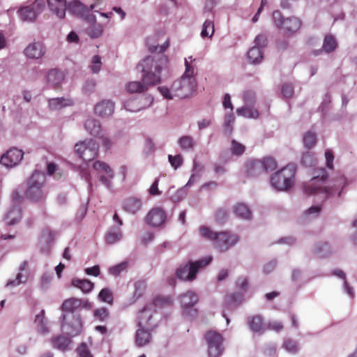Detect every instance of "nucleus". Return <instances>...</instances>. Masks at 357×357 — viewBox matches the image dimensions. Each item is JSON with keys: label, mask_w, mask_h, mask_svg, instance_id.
Masks as SVG:
<instances>
[{"label": "nucleus", "mask_w": 357, "mask_h": 357, "mask_svg": "<svg viewBox=\"0 0 357 357\" xmlns=\"http://www.w3.org/2000/svg\"><path fill=\"white\" fill-rule=\"evenodd\" d=\"M168 59L164 55L149 56L137 66L141 70L142 81L130 82L126 84V91L130 93H142L148 90L149 86L158 84L161 82V73L167 68Z\"/></svg>", "instance_id": "f257e3e1"}, {"label": "nucleus", "mask_w": 357, "mask_h": 357, "mask_svg": "<svg viewBox=\"0 0 357 357\" xmlns=\"http://www.w3.org/2000/svg\"><path fill=\"white\" fill-rule=\"evenodd\" d=\"M328 178V174L324 169L318 170V174L312 177V178L304 185V191L308 195L315 194H324L325 197H331L338 191L337 195L340 197L342 188L346 185V178L341 175L335 181L333 188L324 187L323 184Z\"/></svg>", "instance_id": "f03ea898"}, {"label": "nucleus", "mask_w": 357, "mask_h": 357, "mask_svg": "<svg viewBox=\"0 0 357 357\" xmlns=\"http://www.w3.org/2000/svg\"><path fill=\"white\" fill-rule=\"evenodd\" d=\"M199 230L201 236L212 242L213 248L220 252H227L236 245L240 240L238 234L229 230L215 231L210 227L205 225L201 226Z\"/></svg>", "instance_id": "7ed1b4c3"}, {"label": "nucleus", "mask_w": 357, "mask_h": 357, "mask_svg": "<svg viewBox=\"0 0 357 357\" xmlns=\"http://www.w3.org/2000/svg\"><path fill=\"white\" fill-rule=\"evenodd\" d=\"M296 172V165L288 164L272 175L271 178L272 185L278 190H287L294 184Z\"/></svg>", "instance_id": "20e7f679"}, {"label": "nucleus", "mask_w": 357, "mask_h": 357, "mask_svg": "<svg viewBox=\"0 0 357 357\" xmlns=\"http://www.w3.org/2000/svg\"><path fill=\"white\" fill-rule=\"evenodd\" d=\"M46 182L44 174L35 171L26 182L25 195L27 199L33 202H38L42 199L45 195V185Z\"/></svg>", "instance_id": "39448f33"}, {"label": "nucleus", "mask_w": 357, "mask_h": 357, "mask_svg": "<svg viewBox=\"0 0 357 357\" xmlns=\"http://www.w3.org/2000/svg\"><path fill=\"white\" fill-rule=\"evenodd\" d=\"M212 259V257L208 256L195 261H190L177 268L176 277L181 280L192 282L196 278L199 270L208 265Z\"/></svg>", "instance_id": "423d86ee"}, {"label": "nucleus", "mask_w": 357, "mask_h": 357, "mask_svg": "<svg viewBox=\"0 0 357 357\" xmlns=\"http://www.w3.org/2000/svg\"><path fill=\"white\" fill-rule=\"evenodd\" d=\"M99 145L93 139H88L77 142L75 146V151L85 162L95 159L98 155Z\"/></svg>", "instance_id": "0eeeda50"}, {"label": "nucleus", "mask_w": 357, "mask_h": 357, "mask_svg": "<svg viewBox=\"0 0 357 357\" xmlns=\"http://www.w3.org/2000/svg\"><path fill=\"white\" fill-rule=\"evenodd\" d=\"M196 87V80L182 76L180 79L174 82L172 89L174 96L185 98L192 94L195 91Z\"/></svg>", "instance_id": "6e6552de"}, {"label": "nucleus", "mask_w": 357, "mask_h": 357, "mask_svg": "<svg viewBox=\"0 0 357 357\" xmlns=\"http://www.w3.org/2000/svg\"><path fill=\"white\" fill-rule=\"evenodd\" d=\"M273 18L278 28L289 33L297 31L301 26V22L298 18L291 17L284 19L278 10H275L273 13Z\"/></svg>", "instance_id": "1a4fd4ad"}, {"label": "nucleus", "mask_w": 357, "mask_h": 357, "mask_svg": "<svg viewBox=\"0 0 357 357\" xmlns=\"http://www.w3.org/2000/svg\"><path fill=\"white\" fill-rule=\"evenodd\" d=\"M210 357H218L223 351L222 335L214 331H209L205 335Z\"/></svg>", "instance_id": "9d476101"}, {"label": "nucleus", "mask_w": 357, "mask_h": 357, "mask_svg": "<svg viewBox=\"0 0 357 357\" xmlns=\"http://www.w3.org/2000/svg\"><path fill=\"white\" fill-rule=\"evenodd\" d=\"M158 299H155L154 303L146 304L142 310L139 312L137 325L139 327L147 328L149 330L155 327L153 321V314L155 312L156 303Z\"/></svg>", "instance_id": "9b49d317"}, {"label": "nucleus", "mask_w": 357, "mask_h": 357, "mask_svg": "<svg viewBox=\"0 0 357 357\" xmlns=\"http://www.w3.org/2000/svg\"><path fill=\"white\" fill-rule=\"evenodd\" d=\"M24 152L17 148H11L2 155L0 162L9 167L18 165L22 160Z\"/></svg>", "instance_id": "f8f14e48"}, {"label": "nucleus", "mask_w": 357, "mask_h": 357, "mask_svg": "<svg viewBox=\"0 0 357 357\" xmlns=\"http://www.w3.org/2000/svg\"><path fill=\"white\" fill-rule=\"evenodd\" d=\"M166 218V213L162 208L154 207L146 215L145 222L151 227H158L165 223Z\"/></svg>", "instance_id": "ddd939ff"}, {"label": "nucleus", "mask_w": 357, "mask_h": 357, "mask_svg": "<svg viewBox=\"0 0 357 357\" xmlns=\"http://www.w3.org/2000/svg\"><path fill=\"white\" fill-rule=\"evenodd\" d=\"M93 167L98 173H104L105 174L100 176V181L107 187L109 188L111 185V180L114 177V172L110 167L105 162L97 160L93 165Z\"/></svg>", "instance_id": "4468645a"}, {"label": "nucleus", "mask_w": 357, "mask_h": 357, "mask_svg": "<svg viewBox=\"0 0 357 357\" xmlns=\"http://www.w3.org/2000/svg\"><path fill=\"white\" fill-rule=\"evenodd\" d=\"M43 7V6L35 1L33 4L23 7L19 10L20 17L24 22H33L42 11Z\"/></svg>", "instance_id": "2eb2a0df"}, {"label": "nucleus", "mask_w": 357, "mask_h": 357, "mask_svg": "<svg viewBox=\"0 0 357 357\" xmlns=\"http://www.w3.org/2000/svg\"><path fill=\"white\" fill-rule=\"evenodd\" d=\"M91 304L88 300H82L77 298H70L63 301L61 310L65 312H74L76 310L87 307Z\"/></svg>", "instance_id": "dca6fc26"}, {"label": "nucleus", "mask_w": 357, "mask_h": 357, "mask_svg": "<svg viewBox=\"0 0 357 357\" xmlns=\"http://www.w3.org/2000/svg\"><path fill=\"white\" fill-rule=\"evenodd\" d=\"M63 321L66 319V316H63ZM82 321L79 317H73L72 323H63L62 324L63 331L70 336H76L79 335L82 331Z\"/></svg>", "instance_id": "f3484780"}, {"label": "nucleus", "mask_w": 357, "mask_h": 357, "mask_svg": "<svg viewBox=\"0 0 357 357\" xmlns=\"http://www.w3.org/2000/svg\"><path fill=\"white\" fill-rule=\"evenodd\" d=\"M45 52V47L40 42L30 43L24 50V53L28 58L40 59Z\"/></svg>", "instance_id": "a211bd4d"}, {"label": "nucleus", "mask_w": 357, "mask_h": 357, "mask_svg": "<svg viewBox=\"0 0 357 357\" xmlns=\"http://www.w3.org/2000/svg\"><path fill=\"white\" fill-rule=\"evenodd\" d=\"M114 110V103L109 100H104L98 102L94 108L95 113L102 117L111 116Z\"/></svg>", "instance_id": "6ab92c4d"}, {"label": "nucleus", "mask_w": 357, "mask_h": 357, "mask_svg": "<svg viewBox=\"0 0 357 357\" xmlns=\"http://www.w3.org/2000/svg\"><path fill=\"white\" fill-rule=\"evenodd\" d=\"M63 73L56 69L50 70L47 75L48 84L55 90L60 88L61 84L63 82Z\"/></svg>", "instance_id": "aec40b11"}, {"label": "nucleus", "mask_w": 357, "mask_h": 357, "mask_svg": "<svg viewBox=\"0 0 357 357\" xmlns=\"http://www.w3.org/2000/svg\"><path fill=\"white\" fill-rule=\"evenodd\" d=\"M142 206V200L139 198L130 197L126 199L123 202V209L127 213L135 214L141 210Z\"/></svg>", "instance_id": "412c9836"}, {"label": "nucleus", "mask_w": 357, "mask_h": 357, "mask_svg": "<svg viewBox=\"0 0 357 357\" xmlns=\"http://www.w3.org/2000/svg\"><path fill=\"white\" fill-rule=\"evenodd\" d=\"M50 9L59 18L63 19L67 8L66 0H47Z\"/></svg>", "instance_id": "4be33fe9"}, {"label": "nucleus", "mask_w": 357, "mask_h": 357, "mask_svg": "<svg viewBox=\"0 0 357 357\" xmlns=\"http://www.w3.org/2000/svg\"><path fill=\"white\" fill-rule=\"evenodd\" d=\"M144 327H139L135 333V340L137 347H142L149 344L151 339V335L148 329Z\"/></svg>", "instance_id": "5701e85b"}, {"label": "nucleus", "mask_w": 357, "mask_h": 357, "mask_svg": "<svg viewBox=\"0 0 357 357\" xmlns=\"http://www.w3.org/2000/svg\"><path fill=\"white\" fill-rule=\"evenodd\" d=\"M246 173L250 176H255L264 172L260 160H251L245 165Z\"/></svg>", "instance_id": "b1692460"}, {"label": "nucleus", "mask_w": 357, "mask_h": 357, "mask_svg": "<svg viewBox=\"0 0 357 357\" xmlns=\"http://www.w3.org/2000/svg\"><path fill=\"white\" fill-rule=\"evenodd\" d=\"M182 307L188 309L194 306L198 302V296L194 291H188L180 297Z\"/></svg>", "instance_id": "393cba45"}, {"label": "nucleus", "mask_w": 357, "mask_h": 357, "mask_svg": "<svg viewBox=\"0 0 357 357\" xmlns=\"http://www.w3.org/2000/svg\"><path fill=\"white\" fill-rule=\"evenodd\" d=\"M51 342L54 348L61 351H66L71 343L69 337L63 335H57L51 339Z\"/></svg>", "instance_id": "a878e982"}, {"label": "nucleus", "mask_w": 357, "mask_h": 357, "mask_svg": "<svg viewBox=\"0 0 357 357\" xmlns=\"http://www.w3.org/2000/svg\"><path fill=\"white\" fill-rule=\"evenodd\" d=\"M84 127L90 135L96 137L102 132L100 123L94 119H88L85 121Z\"/></svg>", "instance_id": "bb28decb"}, {"label": "nucleus", "mask_w": 357, "mask_h": 357, "mask_svg": "<svg viewBox=\"0 0 357 357\" xmlns=\"http://www.w3.org/2000/svg\"><path fill=\"white\" fill-rule=\"evenodd\" d=\"M72 284L84 294L89 293L94 287V284L87 279L75 278L72 280Z\"/></svg>", "instance_id": "cd10ccee"}, {"label": "nucleus", "mask_w": 357, "mask_h": 357, "mask_svg": "<svg viewBox=\"0 0 357 357\" xmlns=\"http://www.w3.org/2000/svg\"><path fill=\"white\" fill-rule=\"evenodd\" d=\"M248 326L251 331L256 333L264 331V320L261 316L255 315L248 319Z\"/></svg>", "instance_id": "c85d7f7f"}, {"label": "nucleus", "mask_w": 357, "mask_h": 357, "mask_svg": "<svg viewBox=\"0 0 357 357\" xmlns=\"http://www.w3.org/2000/svg\"><path fill=\"white\" fill-rule=\"evenodd\" d=\"M73 105L70 99H65L63 98H55L49 100V107L52 110H59L61 108Z\"/></svg>", "instance_id": "c756f323"}, {"label": "nucleus", "mask_w": 357, "mask_h": 357, "mask_svg": "<svg viewBox=\"0 0 357 357\" xmlns=\"http://www.w3.org/2000/svg\"><path fill=\"white\" fill-rule=\"evenodd\" d=\"M178 144L182 151H186L193 150L196 145V142L192 137L184 135L178 139Z\"/></svg>", "instance_id": "7c9ffc66"}, {"label": "nucleus", "mask_w": 357, "mask_h": 357, "mask_svg": "<svg viewBox=\"0 0 357 357\" xmlns=\"http://www.w3.org/2000/svg\"><path fill=\"white\" fill-rule=\"evenodd\" d=\"M22 218V210L18 207L12 208L6 214V220L8 225H13L17 223Z\"/></svg>", "instance_id": "2f4dec72"}, {"label": "nucleus", "mask_w": 357, "mask_h": 357, "mask_svg": "<svg viewBox=\"0 0 357 357\" xmlns=\"http://www.w3.org/2000/svg\"><path fill=\"white\" fill-rule=\"evenodd\" d=\"M234 213L243 219H249L251 217V211L244 203H238L234 207Z\"/></svg>", "instance_id": "473e14b6"}, {"label": "nucleus", "mask_w": 357, "mask_h": 357, "mask_svg": "<svg viewBox=\"0 0 357 357\" xmlns=\"http://www.w3.org/2000/svg\"><path fill=\"white\" fill-rule=\"evenodd\" d=\"M263 58L262 50L259 47H252L248 52V59L252 63H257Z\"/></svg>", "instance_id": "72a5a7b5"}, {"label": "nucleus", "mask_w": 357, "mask_h": 357, "mask_svg": "<svg viewBox=\"0 0 357 357\" xmlns=\"http://www.w3.org/2000/svg\"><path fill=\"white\" fill-rule=\"evenodd\" d=\"M236 113L239 116L245 118L257 119L259 116V112L253 107L244 106L236 109Z\"/></svg>", "instance_id": "f704fd0d"}, {"label": "nucleus", "mask_w": 357, "mask_h": 357, "mask_svg": "<svg viewBox=\"0 0 357 357\" xmlns=\"http://www.w3.org/2000/svg\"><path fill=\"white\" fill-rule=\"evenodd\" d=\"M337 46V43L335 37L331 34L325 36L323 43V50L327 53L333 52Z\"/></svg>", "instance_id": "c9c22d12"}, {"label": "nucleus", "mask_w": 357, "mask_h": 357, "mask_svg": "<svg viewBox=\"0 0 357 357\" xmlns=\"http://www.w3.org/2000/svg\"><path fill=\"white\" fill-rule=\"evenodd\" d=\"M93 315L96 319L102 322H105L109 319L110 313L107 308L101 307L95 309L93 312Z\"/></svg>", "instance_id": "e433bc0d"}, {"label": "nucleus", "mask_w": 357, "mask_h": 357, "mask_svg": "<svg viewBox=\"0 0 357 357\" xmlns=\"http://www.w3.org/2000/svg\"><path fill=\"white\" fill-rule=\"evenodd\" d=\"M35 323L38 326V331L42 334H45L49 332V329L46 326L45 320V311L42 310L36 316Z\"/></svg>", "instance_id": "4c0bfd02"}, {"label": "nucleus", "mask_w": 357, "mask_h": 357, "mask_svg": "<svg viewBox=\"0 0 357 357\" xmlns=\"http://www.w3.org/2000/svg\"><path fill=\"white\" fill-rule=\"evenodd\" d=\"M304 146L307 149H312L317 143V136L313 132H307L303 139Z\"/></svg>", "instance_id": "58836bf2"}, {"label": "nucleus", "mask_w": 357, "mask_h": 357, "mask_svg": "<svg viewBox=\"0 0 357 357\" xmlns=\"http://www.w3.org/2000/svg\"><path fill=\"white\" fill-rule=\"evenodd\" d=\"M261 165H263V171L268 172L273 171L277 168L278 164L276 160L271 156H267L261 160Z\"/></svg>", "instance_id": "ea45409f"}, {"label": "nucleus", "mask_w": 357, "mask_h": 357, "mask_svg": "<svg viewBox=\"0 0 357 357\" xmlns=\"http://www.w3.org/2000/svg\"><path fill=\"white\" fill-rule=\"evenodd\" d=\"M98 298L105 303L112 305L114 302L113 293L109 288H104L98 294Z\"/></svg>", "instance_id": "a19ab883"}, {"label": "nucleus", "mask_w": 357, "mask_h": 357, "mask_svg": "<svg viewBox=\"0 0 357 357\" xmlns=\"http://www.w3.org/2000/svg\"><path fill=\"white\" fill-rule=\"evenodd\" d=\"M282 347L289 353L296 354L299 350L298 344L296 340L291 339L285 340L282 344Z\"/></svg>", "instance_id": "79ce46f5"}, {"label": "nucleus", "mask_w": 357, "mask_h": 357, "mask_svg": "<svg viewBox=\"0 0 357 357\" xmlns=\"http://www.w3.org/2000/svg\"><path fill=\"white\" fill-rule=\"evenodd\" d=\"M317 162L314 153L311 151H307L303 154L301 164L305 167H313Z\"/></svg>", "instance_id": "37998d69"}, {"label": "nucleus", "mask_w": 357, "mask_h": 357, "mask_svg": "<svg viewBox=\"0 0 357 357\" xmlns=\"http://www.w3.org/2000/svg\"><path fill=\"white\" fill-rule=\"evenodd\" d=\"M231 152L233 155H241L245 151V146L235 139L231 141Z\"/></svg>", "instance_id": "c03bdc74"}, {"label": "nucleus", "mask_w": 357, "mask_h": 357, "mask_svg": "<svg viewBox=\"0 0 357 357\" xmlns=\"http://www.w3.org/2000/svg\"><path fill=\"white\" fill-rule=\"evenodd\" d=\"M214 33V25L213 22L206 20L203 24L201 36L203 38L211 37Z\"/></svg>", "instance_id": "a18cd8bd"}, {"label": "nucleus", "mask_w": 357, "mask_h": 357, "mask_svg": "<svg viewBox=\"0 0 357 357\" xmlns=\"http://www.w3.org/2000/svg\"><path fill=\"white\" fill-rule=\"evenodd\" d=\"M185 70L184 74L182 75L186 78H191L192 79L196 80V70L195 67L192 66L187 59H185Z\"/></svg>", "instance_id": "49530a36"}, {"label": "nucleus", "mask_w": 357, "mask_h": 357, "mask_svg": "<svg viewBox=\"0 0 357 357\" xmlns=\"http://www.w3.org/2000/svg\"><path fill=\"white\" fill-rule=\"evenodd\" d=\"M235 121V117L232 113H229L225 115V132L230 135L232 132L233 130V124Z\"/></svg>", "instance_id": "de8ad7c7"}, {"label": "nucleus", "mask_w": 357, "mask_h": 357, "mask_svg": "<svg viewBox=\"0 0 357 357\" xmlns=\"http://www.w3.org/2000/svg\"><path fill=\"white\" fill-rule=\"evenodd\" d=\"M128 264L127 261H123L119 264L111 266L109 268V273L114 276H118L121 273H122L128 268Z\"/></svg>", "instance_id": "09e8293b"}, {"label": "nucleus", "mask_w": 357, "mask_h": 357, "mask_svg": "<svg viewBox=\"0 0 357 357\" xmlns=\"http://www.w3.org/2000/svg\"><path fill=\"white\" fill-rule=\"evenodd\" d=\"M121 238V233L119 230L109 231L105 236V241L108 244H113L119 241Z\"/></svg>", "instance_id": "8fccbe9b"}, {"label": "nucleus", "mask_w": 357, "mask_h": 357, "mask_svg": "<svg viewBox=\"0 0 357 357\" xmlns=\"http://www.w3.org/2000/svg\"><path fill=\"white\" fill-rule=\"evenodd\" d=\"M124 107L126 110L132 112L139 111L142 109L137 99H132L126 101L124 104Z\"/></svg>", "instance_id": "3c124183"}, {"label": "nucleus", "mask_w": 357, "mask_h": 357, "mask_svg": "<svg viewBox=\"0 0 357 357\" xmlns=\"http://www.w3.org/2000/svg\"><path fill=\"white\" fill-rule=\"evenodd\" d=\"M79 357H93L85 342L81 343L76 349Z\"/></svg>", "instance_id": "603ef678"}, {"label": "nucleus", "mask_w": 357, "mask_h": 357, "mask_svg": "<svg viewBox=\"0 0 357 357\" xmlns=\"http://www.w3.org/2000/svg\"><path fill=\"white\" fill-rule=\"evenodd\" d=\"M66 9L73 13L79 14L83 10V5L77 1H73L69 3Z\"/></svg>", "instance_id": "864d4df0"}, {"label": "nucleus", "mask_w": 357, "mask_h": 357, "mask_svg": "<svg viewBox=\"0 0 357 357\" xmlns=\"http://www.w3.org/2000/svg\"><path fill=\"white\" fill-rule=\"evenodd\" d=\"M168 160L172 165L175 169L179 167L183 164V158L181 155H169Z\"/></svg>", "instance_id": "5fc2aeb1"}, {"label": "nucleus", "mask_w": 357, "mask_h": 357, "mask_svg": "<svg viewBox=\"0 0 357 357\" xmlns=\"http://www.w3.org/2000/svg\"><path fill=\"white\" fill-rule=\"evenodd\" d=\"M243 98L246 105H252L255 102V93L252 91H245L243 93Z\"/></svg>", "instance_id": "6e6d98bb"}, {"label": "nucleus", "mask_w": 357, "mask_h": 357, "mask_svg": "<svg viewBox=\"0 0 357 357\" xmlns=\"http://www.w3.org/2000/svg\"><path fill=\"white\" fill-rule=\"evenodd\" d=\"M102 66L101 58L98 55H96L92 59V64L91 69L94 73H97L100 71Z\"/></svg>", "instance_id": "4d7b16f0"}, {"label": "nucleus", "mask_w": 357, "mask_h": 357, "mask_svg": "<svg viewBox=\"0 0 357 357\" xmlns=\"http://www.w3.org/2000/svg\"><path fill=\"white\" fill-rule=\"evenodd\" d=\"M102 29L100 24H95L89 29V34L92 38H98L101 36Z\"/></svg>", "instance_id": "13d9d810"}, {"label": "nucleus", "mask_w": 357, "mask_h": 357, "mask_svg": "<svg viewBox=\"0 0 357 357\" xmlns=\"http://www.w3.org/2000/svg\"><path fill=\"white\" fill-rule=\"evenodd\" d=\"M97 137L101 139L102 144L106 149L112 147L113 143L111 139L103 131Z\"/></svg>", "instance_id": "bf43d9fd"}, {"label": "nucleus", "mask_w": 357, "mask_h": 357, "mask_svg": "<svg viewBox=\"0 0 357 357\" xmlns=\"http://www.w3.org/2000/svg\"><path fill=\"white\" fill-rule=\"evenodd\" d=\"M228 216L227 212L222 208L218 209L215 213V220L218 223L222 224L225 222Z\"/></svg>", "instance_id": "052dcab7"}, {"label": "nucleus", "mask_w": 357, "mask_h": 357, "mask_svg": "<svg viewBox=\"0 0 357 357\" xmlns=\"http://www.w3.org/2000/svg\"><path fill=\"white\" fill-rule=\"evenodd\" d=\"M325 158L326 167L330 169H333L334 155L333 152L329 149L326 150Z\"/></svg>", "instance_id": "680f3d73"}, {"label": "nucleus", "mask_w": 357, "mask_h": 357, "mask_svg": "<svg viewBox=\"0 0 357 357\" xmlns=\"http://www.w3.org/2000/svg\"><path fill=\"white\" fill-rule=\"evenodd\" d=\"M282 93L285 98H291L294 95V87L291 84H284L282 86Z\"/></svg>", "instance_id": "e2e57ef3"}, {"label": "nucleus", "mask_w": 357, "mask_h": 357, "mask_svg": "<svg viewBox=\"0 0 357 357\" xmlns=\"http://www.w3.org/2000/svg\"><path fill=\"white\" fill-rule=\"evenodd\" d=\"M255 46L259 47L262 50L263 47L266 46L267 44V38L265 35L260 34L258 35L255 40Z\"/></svg>", "instance_id": "0e129e2a"}, {"label": "nucleus", "mask_w": 357, "mask_h": 357, "mask_svg": "<svg viewBox=\"0 0 357 357\" xmlns=\"http://www.w3.org/2000/svg\"><path fill=\"white\" fill-rule=\"evenodd\" d=\"M268 328L279 333L283 330L284 326L281 321H272L268 322Z\"/></svg>", "instance_id": "69168bd1"}, {"label": "nucleus", "mask_w": 357, "mask_h": 357, "mask_svg": "<svg viewBox=\"0 0 357 357\" xmlns=\"http://www.w3.org/2000/svg\"><path fill=\"white\" fill-rule=\"evenodd\" d=\"M330 250V246L328 243H321L319 244L316 248V252L319 255H320L321 257H324L326 255L325 253H322L324 251L326 252V253L329 252Z\"/></svg>", "instance_id": "338daca9"}, {"label": "nucleus", "mask_w": 357, "mask_h": 357, "mask_svg": "<svg viewBox=\"0 0 357 357\" xmlns=\"http://www.w3.org/2000/svg\"><path fill=\"white\" fill-rule=\"evenodd\" d=\"M158 183H159V178H157L154 182L151 185L149 192V194L152 196H156L160 195L161 194V191L158 189Z\"/></svg>", "instance_id": "774afa93"}]
</instances>
